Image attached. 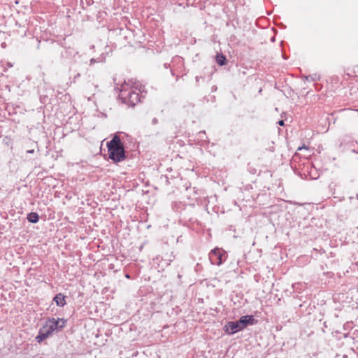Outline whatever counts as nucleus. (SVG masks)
Here are the masks:
<instances>
[{"mask_svg":"<svg viewBox=\"0 0 358 358\" xmlns=\"http://www.w3.org/2000/svg\"><path fill=\"white\" fill-rule=\"evenodd\" d=\"M119 90V99L128 107L135 106L145 98V96L141 94V90H138L137 87L131 86V85L126 81L120 85Z\"/></svg>","mask_w":358,"mask_h":358,"instance_id":"f257e3e1","label":"nucleus"},{"mask_svg":"<svg viewBox=\"0 0 358 358\" xmlns=\"http://www.w3.org/2000/svg\"><path fill=\"white\" fill-rule=\"evenodd\" d=\"M107 148L108 158L114 163H119L127 158L124 144L117 134L107 143Z\"/></svg>","mask_w":358,"mask_h":358,"instance_id":"f03ea898","label":"nucleus"},{"mask_svg":"<svg viewBox=\"0 0 358 358\" xmlns=\"http://www.w3.org/2000/svg\"><path fill=\"white\" fill-rule=\"evenodd\" d=\"M257 323V320L253 315L241 316L237 321H230L224 326V329L229 335H233L240 331L243 330L248 325H253Z\"/></svg>","mask_w":358,"mask_h":358,"instance_id":"7ed1b4c3","label":"nucleus"},{"mask_svg":"<svg viewBox=\"0 0 358 358\" xmlns=\"http://www.w3.org/2000/svg\"><path fill=\"white\" fill-rule=\"evenodd\" d=\"M226 257V252L220 248H215L209 253V259L213 265H221L225 261Z\"/></svg>","mask_w":358,"mask_h":358,"instance_id":"20e7f679","label":"nucleus"},{"mask_svg":"<svg viewBox=\"0 0 358 358\" xmlns=\"http://www.w3.org/2000/svg\"><path fill=\"white\" fill-rule=\"evenodd\" d=\"M174 259L175 256L173 255V252L172 251L170 252H166L165 254L163 255H157L155 257V260L162 266H169L171 262H172Z\"/></svg>","mask_w":358,"mask_h":358,"instance_id":"39448f33","label":"nucleus"},{"mask_svg":"<svg viewBox=\"0 0 358 358\" xmlns=\"http://www.w3.org/2000/svg\"><path fill=\"white\" fill-rule=\"evenodd\" d=\"M303 150L308 151V148L306 147L304 145L303 146L299 147L297 148V152L293 155L292 158V166L293 168L294 167L295 169H297L296 164H299V162L301 159V155L298 152L302 151ZM299 166H300V164H299Z\"/></svg>","mask_w":358,"mask_h":358,"instance_id":"423d86ee","label":"nucleus"},{"mask_svg":"<svg viewBox=\"0 0 358 358\" xmlns=\"http://www.w3.org/2000/svg\"><path fill=\"white\" fill-rule=\"evenodd\" d=\"M66 322V320L64 318H57L55 319L54 317L49 318L48 320V323H51L53 327H55L56 329H61L64 327L65 323Z\"/></svg>","mask_w":358,"mask_h":358,"instance_id":"0eeeda50","label":"nucleus"},{"mask_svg":"<svg viewBox=\"0 0 358 358\" xmlns=\"http://www.w3.org/2000/svg\"><path fill=\"white\" fill-rule=\"evenodd\" d=\"M66 296L62 293L57 294L54 298L53 301L59 307H64L66 304Z\"/></svg>","mask_w":358,"mask_h":358,"instance_id":"6e6552de","label":"nucleus"},{"mask_svg":"<svg viewBox=\"0 0 358 358\" xmlns=\"http://www.w3.org/2000/svg\"><path fill=\"white\" fill-rule=\"evenodd\" d=\"M48 337H49V335L48 334L46 331L44 330V329L41 328L39 329L38 335L35 338V340L37 343H40L43 342L45 339H46Z\"/></svg>","mask_w":358,"mask_h":358,"instance_id":"1a4fd4ad","label":"nucleus"},{"mask_svg":"<svg viewBox=\"0 0 358 358\" xmlns=\"http://www.w3.org/2000/svg\"><path fill=\"white\" fill-rule=\"evenodd\" d=\"M27 219L30 223L36 224L39 221L40 217L37 213L31 212L27 214Z\"/></svg>","mask_w":358,"mask_h":358,"instance_id":"9d476101","label":"nucleus"},{"mask_svg":"<svg viewBox=\"0 0 358 358\" xmlns=\"http://www.w3.org/2000/svg\"><path fill=\"white\" fill-rule=\"evenodd\" d=\"M215 60H216V62L220 65V66H224L227 63V58L226 57L222 54V53H217L216 57H215Z\"/></svg>","mask_w":358,"mask_h":358,"instance_id":"9b49d317","label":"nucleus"},{"mask_svg":"<svg viewBox=\"0 0 358 358\" xmlns=\"http://www.w3.org/2000/svg\"><path fill=\"white\" fill-rule=\"evenodd\" d=\"M42 328L46 331L49 336L51 335L55 330V327H53L51 323L48 322L46 323V324L43 325Z\"/></svg>","mask_w":358,"mask_h":358,"instance_id":"f8f14e48","label":"nucleus"},{"mask_svg":"<svg viewBox=\"0 0 358 358\" xmlns=\"http://www.w3.org/2000/svg\"><path fill=\"white\" fill-rule=\"evenodd\" d=\"M94 1L93 0H81L80 1V5L82 6L83 8H85L86 6H90L92 4H93Z\"/></svg>","mask_w":358,"mask_h":358,"instance_id":"ddd939ff","label":"nucleus"},{"mask_svg":"<svg viewBox=\"0 0 358 358\" xmlns=\"http://www.w3.org/2000/svg\"><path fill=\"white\" fill-rule=\"evenodd\" d=\"M303 79L305 80H307V81L314 80H315L313 78H311L310 76H303Z\"/></svg>","mask_w":358,"mask_h":358,"instance_id":"4468645a","label":"nucleus"},{"mask_svg":"<svg viewBox=\"0 0 358 358\" xmlns=\"http://www.w3.org/2000/svg\"><path fill=\"white\" fill-rule=\"evenodd\" d=\"M306 163H309V161L308 159V157L305 155L303 157V162L302 164L304 165Z\"/></svg>","mask_w":358,"mask_h":358,"instance_id":"2eb2a0df","label":"nucleus"},{"mask_svg":"<svg viewBox=\"0 0 358 358\" xmlns=\"http://www.w3.org/2000/svg\"><path fill=\"white\" fill-rule=\"evenodd\" d=\"M90 65H92V64H94V63L97 62V60H96V59H94V58H92V59H90Z\"/></svg>","mask_w":358,"mask_h":358,"instance_id":"dca6fc26","label":"nucleus"},{"mask_svg":"<svg viewBox=\"0 0 358 358\" xmlns=\"http://www.w3.org/2000/svg\"><path fill=\"white\" fill-rule=\"evenodd\" d=\"M152 123L153 124H155L157 123V119L156 117L153 118L152 120Z\"/></svg>","mask_w":358,"mask_h":358,"instance_id":"f3484780","label":"nucleus"},{"mask_svg":"<svg viewBox=\"0 0 358 358\" xmlns=\"http://www.w3.org/2000/svg\"><path fill=\"white\" fill-rule=\"evenodd\" d=\"M278 124L279 125H280V126H283V125H284V121H283V120H279V121L278 122Z\"/></svg>","mask_w":358,"mask_h":358,"instance_id":"a211bd4d","label":"nucleus"},{"mask_svg":"<svg viewBox=\"0 0 358 358\" xmlns=\"http://www.w3.org/2000/svg\"><path fill=\"white\" fill-rule=\"evenodd\" d=\"M201 78H202V77L196 76V78H195L196 82V83H199V80H200Z\"/></svg>","mask_w":358,"mask_h":358,"instance_id":"6ab92c4d","label":"nucleus"},{"mask_svg":"<svg viewBox=\"0 0 358 358\" xmlns=\"http://www.w3.org/2000/svg\"><path fill=\"white\" fill-rule=\"evenodd\" d=\"M206 134L205 131H201L199 133V134L200 136H201V134Z\"/></svg>","mask_w":358,"mask_h":358,"instance_id":"aec40b11","label":"nucleus"},{"mask_svg":"<svg viewBox=\"0 0 358 358\" xmlns=\"http://www.w3.org/2000/svg\"><path fill=\"white\" fill-rule=\"evenodd\" d=\"M165 178H166V183H167V184H169V178H168L166 176H165Z\"/></svg>","mask_w":358,"mask_h":358,"instance_id":"412c9836","label":"nucleus"},{"mask_svg":"<svg viewBox=\"0 0 358 358\" xmlns=\"http://www.w3.org/2000/svg\"><path fill=\"white\" fill-rule=\"evenodd\" d=\"M27 152L28 153H33L34 152V150H27Z\"/></svg>","mask_w":358,"mask_h":358,"instance_id":"4be33fe9","label":"nucleus"},{"mask_svg":"<svg viewBox=\"0 0 358 358\" xmlns=\"http://www.w3.org/2000/svg\"><path fill=\"white\" fill-rule=\"evenodd\" d=\"M169 66V64H164V67H165V68H166V69H167Z\"/></svg>","mask_w":358,"mask_h":358,"instance_id":"5701e85b","label":"nucleus"},{"mask_svg":"<svg viewBox=\"0 0 358 358\" xmlns=\"http://www.w3.org/2000/svg\"><path fill=\"white\" fill-rule=\"evenodd\" d=\"M125 276H126V278H130V276H129V274H127Z\"/></svg>","mask_w":358,"mask_h":358,"instance_id":"b1692460","label":"nucleus"},{"mask_svg":"<svg viewBox=\"0 0 358 358\" xmlns=\"http://www.w3.org/2000/svg\"><path fill=\"white\" fill-rule=\"evenodd\" d=\"M171 73H172L173 76H174V73H173V71H171Z\"/></svg>","mask_w":358,"mask_h":358,"instance_id":"393cba45","label":"nucleus"}]
</instances>
